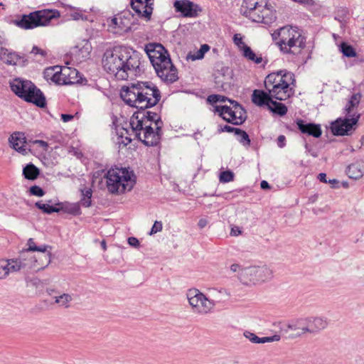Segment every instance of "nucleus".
<instances>
[{
	"mask_svg": "<svg viewBox=\"0 0 364 364\" xmlns=\"http://www.w3.org/2000/svg\"><path fill=\"white\" fill-rule=\"evenodd\" d=\"M230 105L216 106L215 110L227 122L235 125L243 124L247 119V112L244 107L235 100H228Z\"/></svg>",
	"mask_w": 364,
	"mask_h": 364,
	"instance_id": "obj_9",
	"label": "nucleus"
},
{
	"mask_svg": "<svg viewBox=\"0 0 364 364\" xmlns=\"http://www.w3.org/2000/svg\"><path fill=\"white\" fill-rule=\"evenodd\" d=\"M105 178L107 190L112 194L130 191L136 183L134 172L127 168L112 167L105 173Z\"/></svg>",
	"mask_w": 364,
	"mask_h": 364,
	"instance_id": "obj_4",
	"label": "nucleus"
},
{
	"mask_svg": "<svg viewBox=\"0 0 364 364\" xmlns=\"http://www.w3.org/2000/svg\"><path fill=\"white\" fill-rule=\"evenodd\" d=\"M238 128H235V127H230L229 125H225L224 127H221L220 128V131L221 132H233L234 134H235L236 133V130H237Z\"/></svg>",
	"mask_w": 364,
	"mask_h": 364,
	"instance_id": "obj_59",
	"label": "nucleus"
},
{
	"mask_svg": "<svg viewBox=\"0 0 364 364\" xmlns=\"http://www.w3.org/2000/svg\"><path fill=\"white\" fill-rule=\"evenodd\" d=\"M281 339V336L278 334H275L272 336H267L260 338V343H270L274 341H279Z\"/></svg>",
	"mask_w": 364,
	"mask_h": 364,
	"instance_id": "obj_51",
	"label": "nucleus"
},
{
	"mask_svg": "<svg viewBox=\"0 0 364 364\" xmlns=\"http://www.w3.org/2000/svg\"><path fill=\"white\" fill-rule=\"evenodd\" d=\"M120 96L130 107L138 109H147L156 105L161 100V92L150 81H137L122 87Z\"/></svg>",
	"mask_w": 364,
	"mask_h": 364,
	"instance_id": "obj_2",
	"label": "nucleus"
},
{
	"mask_svg": "<svg viewBox=\"0 0 364 364\" xmlns=\"http://www.w3.org/2000/svg\"><path fill=\"white\" fill-rule=\"evenodd\" d=\"M298 129L303 134H306L316 138L321 136L322 131L320 125L314 123H306L303 119H297Z\"/></svg>",
	"mask_w": 364,
	"mask_h": 364,
	"instance_id": "obj_25",
	"label": "nucleus"
},
{
	"mask_svg": "<svg viewBox=\"0 0 364 364\" xmlns=\"http://www.w3.org/2000/svg\"><path fill=\"white\" fill-rule=\"evenodd\" d=\"M130 5L139 18H144L146 21L151 19L154 0H130Z\"/></svg>",
	"mask_w": 364,
	"mask_h": 364,
	"instance_id": "obj_15",
	"label": "nucleus"
},
{
	"mask_svg": "<svg viewBox=\"0 0 364 364\" xmlns=\"http://www.w3.org/2000/svg\"><path fill=\"white\" fill-rule=\"evenodd\" d=\"M360 99L361 95L360 93L353 94L350 97L345 107V113L346 116H352L354 112H357L356 111H354V109L358 106Z\"/></svg>",
	"mask_w": 364,
	"mask_h": 364,
	"instance_id": "obj_32",
	"label": "nucleus"
},
{
	"mask_svg": "<svg viewBox=\"0 0 364 364\" xmlns=\"http://www.w3.org/2000/svg\"><path fill=\"white\" fill-rule=\"evenodd\" d=\"M295 81L294 75L292 73L286 70H280L275 73L269 74L264 80V87L267 90L271 89L274 85H279L282 82Z\"/></svg>",
	"mask_w": 364,
	"mask_h": 364,
	"instance_id": "obj_17",
	"label": "nucleus"
},
{
	"mask_svg": "<svg viewBox=\"0 0 364 364\" xmlns=\"http://www.w3.org/2000/svg\"><path fill=\"white\" fill-rule=\"evenodd\" d=\"M203 57L204 56L200 53V50H198L197 51H196L194 53L189 52L187 54L186 59L188 60H191L192 61H194V60H200V59L203 58Z\"/></svg>",
	"mask_w": 364,
	"mask_h": 364,
	"instance_id": "obj_50",
	"label": "nucleus"
},
{
	"mask_svg": "<svg viewBox=\"0 0 364 364\" xmlns=\"http://www.w3.org/2000/svg\"><path fill=\"white\" fill-rule=\"evenodd\" d=\"M35 206L41 210L43 213L46 214H51L53 213H59L61 208L56 206L50 205L48 204L43 203L41 201H38L35 203Z\"/></svg>",
	"mask_w": 364,
	"mask_h": 364,
	"instance_id": "obj_40",
	"label": "nucleus"
},
{
	"mask_svg": "<svg viewBox=\"0 0 364 364\" xmlns=\"http://www.w3.org/2000/svg\"><path fill=\"white\" fill-rule=\"evenodd\" d=\"M31 53H33L34 55L39 54L43 57L46 55V52L45 50L36 46L33 47Z\"/></svg>",
	"mask_w": 364,
	"mask_h": 364,
	"instance_id": "obj_58",
	"label": "nucleus"
},
{
	"mask_svg": "<svg viewBox=\"0 0 364 364\" xmlns=\"http://www.w3.org/2000/svg\"><path fill=\"white\" fill-rule=\"evenodd\" d=\"M244 336L253 343H260V338L250 331L244 332Z\"/></svg>",
	"mask_w": 364,
	"mask_h": 364,
	"instance_id": "obj_49",
	"label": "nucleus"
},
{
	"mask_svg": "<svg viewBox=\"0 0 364 364\" xmlns=\"http://www.w3.org/2000/svg\"><path fill=\"white\" fill-rule=\"evenodd\" d=\"M27 246L28 247L26 249L23 250L22 251H29L30 252H43L46 250H51L52 247L50 245H43L41 246H37L33 240V238H29L27 242Z\"/></svg>",
	"mask_w": 364,
	"mask_h": 364,
	"instance_id": "obj_38",
	"label": "nucleus"
},
{
	"mask_svg": "<svg viewBox=\"0 0 364 364\" xmlns=\"http://www.w3.org/2000/svg\"><path fill=\"white\" fill-rule=\"evenodd\" d=\"M268 109L273 113L277 114L279 116H284L287 114L288 109L287 106L281 102L272 100Z\"/></svg>",
	"mask_w": 364,
	"mask_h": 364,
	"instance_id": "obj_35",
	"label": "nucleus"
},
{
	"mask_svg": "<svg viewBox=\"0 0 364 364\" xmlns=\"http://www.w3.org/2000/svg\"><path fill=\"white\" fill-rule=\"evenodd\" d=\"M264 0H243L241 6L242 14L252 21L254 18H257V12L259 9L264 8Z\"/></svg>",
	"mask_w": 364,
	"mask_h": 364,
	"instance_id": "obj_21",
	"label": "nucleus"
},
{
	"mask_svg": "<svg viewBox=\"0 0 364 364\" xmlns=\"http://www.w3.org/2000/svg\"><path fill=\"white\" fill-rule=\"evenodd\" d=\"M35 144H38L41 148L46 150L48 147V144L43 140H36Z\"/></svg>",
	"mask_w": 364,
	"mask_h": 364,
	"instance_id": "obj_62",
	"label": "nucleus"
},
{
	"mask_svg": "<svg viewBox=\"0 0 364 364\" xmlns=\"http://www.w3.org/2000/svg\"><path fill=\"white\" fill-rule=\"evenodd\" d=\"M74 118L73 115L69 114H62L61 119L64 122H68Z\"/></svg>",
	"mask_w": 364,
	"mask_h": 364,
	"instance_id": "obj_61",
	"label": "nucleus"
},
{
	"mask_svg": "<svg viewBox=\"0 0 364 364\" xmlns=\"http://www.w3.org/2000/svg\"><path fill=\"white\" fill-rule=\"evenodd\" d=\"M10 86L11 90L26 102L33 103L41 108L46 106L43 93L31 81L16 78L11 82Z\"/></svg>",
	"mask_w": 364,
	"mask_h": 364,
	"instance_id": "obj_5",
	"label": "nucleus"
},
{
	"mask_svg": "<svg viewBox=\"0 0 364 364\" xmlns=\"http://www.w3.org/2000/svg\"><path fill=\"white\" fill-rule=\"evenodd\" d=\"M234 179V173L231 171H225L220 175V181L222 183H228Z\"/></svg>",
	"mask_w": 364,
	"mask_h": 364,
	"instance_id": "obj_44",
	"label": "nucleus"
},
{
	"mask_svg": "<svg viewBox=\"0 0 364 364\" xmlns=\"http://www.w3.org/2000/svg\"><path fill=\"white\" fill-rule=\"evenodd\" d=\"M152 123L154 124L155 129L160 130L162 129L164 123L160 115L156 112L149 111L146 109H139L134 112L130 119L129 125L132 127V132H135V137L140 139V132L144 127Z\"/></svg>",
	"mask_w": 364,
	"mask_h": 364,
	"instance_id": "obj_7",
	"label": "nucleus"
},
{
	"mask_svg": "<svg viewBox=\"0 0 364 364\" xmlns=\"http://www.w3.org/2000/svg\"><path fill=\"white\" fill-rule=\"evenodd\" d=\"M232 71L228 67H223L215 74V86L218 90L225 91L231 84Z\"/></svg>",
	"mask_w": 364,
	"mask_h": 364,
	"instance_id": "obj_18",
	"label": "nucleus"
},
{
	"mask_svg": "<svg viewBox=\"0 0 364 364\" xmlns=\"http://www.w3.org/2000/svg\"><path fill=\"white\" fill-rule=\"evenodd\" d=\"M55 205L59 206V208H61V210L73 215H79L81 213L80 206L76 203L63 206L61 203H58Z\"/></svg>",
	"mask_w": 364,
	"mask_h": 364,
	"instance_id": "obj_39",
	"label": "nucleus"
},
{
	"mask_svg": "<svg viewBox=\"0 0 364 364\" xmlns=\"http://www.w3.org/2000/svg\"><path fill=\"white\" fill-rule=\"evenodd\" d=\"M156 73L158 77L166 83H173L178 79L177 69L171 61L170 64L164 65L156 70Z\"/></svg>",
	"mask_w": 364,
	"mask_h": 364,
	"instance_id": "obj_24",
	"label": "nucleus"
},
{
	"mask_svg": "<svg viewBox=\"0 0 364 364\" xmlns=\"http://www.w3.org/2000/svg\"><path fill=\"white\" fill-rule=\"evenodd\" d=\"M230 100L225 96L220 95H210L208 97V101L210 104H215L218 102H225Z\"/></svg>",
	"mask_w": 364,
	"mask_h": 364,
	"instance_id": "obj_45",
	"label": "nucleus"
},
{
	"mask_svg": "<svg viewBox=\"0 0 364 364\" xmlns=\"http://www.w3.org/2000/svg\"><path fill=\"white\" fill-rule=\"evenodd\" d=\"M263 5L264 8L259 9L257 14V18H254L252 21L270 25L277 19L275 11L272 9V6L269 4V0H264Z\"/></svg>",
	"mask_w": 364,
	"mask_h": 364,
	"instance_id": "obj_20",
	"label": "nucleus"
},
{
	"mask_svg": "<svg viewBox=\"0 0 364 364\" xmlns=\"http://www.w3.org/2000/svg\"><path fill=\"white\" fill-rule=\"evenodd\" d=\"M75 73H70L68 77V79L71 80V81H73V84L80 82V80L77 78V75L79 74L78 71L75 69Z\"/></svg>",
	"mask_w": 364,
	"mask_h": 364,
	"instance_id": "obj_60",
	"label": "nucleus"
},
{
	"mask_svg": "<svg viewBox=\"0 0 364 364\" xmlns=\"http://www.w3.org/2000/svg\"><path fill=\"white\" fill-rule=\"evenodd\" d=\"M187 299L193 312L200 315L210 313L215 306L213 300L208 299L205 294L196 289L188 291Z\"/></svg>",
	"mask_w": 364,
	"mask_h": 364,
	"instance_id": "obj_10",
	"label": "nucleus"
},
{
	"mask_svg": "<svg viewBox=\"0 0 364 364\" xmlns=\"http://www.w3.org/2000/svg\"><path fill=\"white\" fill-rule=\"evenodd\" d=\"M14 261L15 266L18 267V272L21 269L36 271L37 262H38L36 255L29 251H21L18 257L14 259Z\"/></svg>",
	"mask_w": 364,
	"mask_h": 364,
	"instance_id": "obj_16",
	"label": "nucleus"
},
{
	"mask_svg": "<svg viewBox=\"0 0 364 364\" xmlns=\"http://www.w3.org/2000/svg\"><path fill=\"white\" fill-rule=\"evenodd\" d=\"M51 250H46L43 252H39L38 256H36L37 259H38V262H37L36 271H39L41 269H43L51 262Z\"/></svg>",
	"mask_w": 364,
	"mask_h": 364,
	"instance_id": "obj_31",
	"label": "nucleus"
},
{
	"mask_svg": "<svg viewBox=\"0 0 364 364\" xmlns=\"http://www.w3.org/2000/svg\"><path fill=\"white\" fill-rule=\"evenodd\" d=\"M92 191L90 188H85L81 189L80 204L83 207L88 208L92 205Z\"/></svg>",
	"mask_w": 364,
	"mask_h": 364,
	"instance_id": "obj_36",
	"label": "nucleus"
},
{
	"mask_svg": "<svg viewBox=\"0 0 364 364\" xmlns=\"http://www.w3.org/2000/svg\"><path fill=\"white\" fill-rule=\"evenodd\" d=\"M40 174L39 169L33 164L30 163L27 164L23 168V175L25 178L28 180H35L38 178Z\"/></svg>",
	"mask_w": 364,
	"mask_h": 364,
	"instance_id": "obj_34",
	"label": "nucleus"
},
{
	"mask_svg": "<svg viewBox=\"0 0 364 364\" xmlns=\"http://www.w3.org/2000/svg\"><path fill=\"white\" fill-rule=\"evenodd\" d=\"M105 70L118 80H127L130 75H139L144 71L139 54L124 46L107 50L102 58Z\"/></svg>",
	"mask_w": 364,
	"mask_h": 364,
	"instance_id": "obj_1",
	"label": "nucleus"
},
{
	"mask_svg": "<svg viewBox=\"0 0 364 364\" xmlns=\"http://www.w3.org/2000/svg\"><path fill=\"white\" fill-rule=\"evenodd\" d=\"M208 224V220L206 218H200L198 223V226L199 228H204Z\"/></svg>",
	"mask_w": 364,
	"mask_h": 364,
	"instance_id": "obj_63",
	"label": "nucleus"
},
{
	"mask_svg": "<svg viewBox=\"0 0 364 364\" xmlns=\"http://www.w3.org/2000/svg\"><path fill=\"white\" fill-rule=\"evenodd\" d=\"M123 17H124V15L114 18L112 21V24L118 27L121 31L127 32L130 31L131 26L128 23V20L127 18L124 20Z\"/></svg>",
	"mask_w": 364,
	"mask_h": 364,
	"instance_id": "obj_37",
	"label": "nucleus"
},
{
	"mask_svg": "<svg viewBox=\"0 0 364 364\" xmlns=\"http://www.w3.org/2000/svg\"><path fill=\"white\" fill-rule=\"evenodd\" d=\"M360 117L359 113L354 112L352 116H346L345 119H337L331 124L332 133L336 136L348 135L353 126L358 123Z\"/></svg>",
	"mask_w": 364,
	"mask_h": 364,
	"instance_id": "obj_12",
	"label": "nucleus"
},
{
	"mask_svg": "<svg viewBox=\"0 0 364 364\" xmlns=\"http://www.w3.org/2000/svg\"><path fill=\"white\" fill-rule=\"evenodd\" d=\"M117 136H119L120 138H127V137H131L132 135L134 134L135 135V132H132V129L129 130L127 128L122 127L117 131Z\"/></svg>",
	"mask_w": 364,
	"mask_h": 364,
	"instance_id": "obj_47",
	"label": "nucleus"
},
{
	"mask_svg": "<svg viewBox=\"0 0 364 364\" xmlns=\"http://www.w3.org/2000/svg\"><path fill=\"white\" fill-rule=\"evenodd\" d=\"M272 270L267 265L246 267L239 276L240 282L246 286L260 284L270 280Z\"/></svg>",
	"mask_w": 364,
	"mask_h": 364,
	"instance_id": "obj_8",
	"label": "nucleus"
},
{
	"mask_svg": "<svg viewBox=\"0 0 364 364\" xmlns=\"http://www.w3.org/2000/svg\"><path fill=\"white\" fill-rule=\"evenodd\" d=\"M279 37L277 44L283 54L295 56L298 60L306 46V38L297 27L284 26L272 35Z\"/></svg>",
	"mask_w": 364,
	"mask_h": 364,
	"instance_id": "obj_3",
	"label": "nucleus"
},
{
	"mask_svg": "<svg viewBox=\"0 0 364 364\" xmlns=\"http://www.w3.org/2000/svg\"><path fill=\"white\" fill-rule=\"evenodd\" d=\"M70 73H75V69H71L69 67L59 68L52 67L49 68L46 70V74L49 76L52 75L50 79L58 85H72L73 81L68 79Z\"/></svg>",
	"mask_w": 364,
	"mask_h": 364,
	"instance_id": "obj_13",
	"label": "nucleus"
},
{
	"mask_svg": "<svg viewBox=\"0 0 364 364\" xmlns=\"http://www.w3.org/2000/svg\"><path fill=\"white\" fill-rule=\"evenodd\" d=\"M142 130H144V139L140 136V139H138L144 144L147 146H155L160 143L162 129L160 130L155 129V127H153L151 124H149L144 127Z\"/></svg>",
	"mask_w": 364,
	"mask_h": 364,
	"instance_id": "obj_19",
	"label": "nucleus"
},
{
	"mask_svg": "<svg viewBox=\"0 0 364 364\" xmlns=\"http://www.w3.org/2000/svg\"><path fill=\"white\" fill-rule=\"evenodd\" d=\"M230 268L232 272L237 273L238 278H239V276L240 275L241 272L245 269V267H242L239 264H232Z\"/></svg>",
	"mask_w": 364,
	"mask_h": 364,
	"instance_id": "obj_55",
	"label": "nucleus"
},
{
	"mask_svg": "<svg viewBox=\"0 0 364 364\" xmlns=\"http://www.w3.org/2000/svg\"><path fill=\"white\" fill-rule=\"evenodd\" d=\"M59 16L60 12L57 10H38L28 14H23L13 20L12 23L21 29L31 30L37 27L46 26L53 18Z\"/></svg>",
	"mask_w": 364,
	"mask_h": 364,
	"instance_id": "obj_6",
	"label": "nucleus"
},
{
	"mask_svg": "<svg viewBox=\"0 0 364 364\" xmlns=\"http://www.w3.org/2000/svg\"><path fill=\"white\" fill-rule=\"evenodd\" d=\"M340 50L347 58H353L357 55L355 48L351 45L345 42L341 43Z\"/></svg>",
	"mask_w": 364,
	"mask_h": 364,
	"instance_id": "obj_41",
	"label": "nucleus"
},
{
	"mask_svg": "<svg viewBox=\"0 0 364 364\" xmlns=\"http://www.w3.org/2000/svg\"><path fill=\"white\" fill-rule=\"evenodd\" d=\"M162 228H163L162 223L161 221H155L151 230H150L149 235H154L159 232H161L162 230Z\"/></svg>",
	"mask_w": 364,
	"mask_h": 364,
	"instance_id": "obj_52",
	"label": "nucleus"
},
{
	"mask_svg": "<svg viewBox=\"0 0 364 364\" xmlns=\"http://www.w3.org/2000/svg\"><path fill=\"white\" fill-rule=\"evenodd\" d=\"M9 143L13 149L25 155L27 154L26 149V139L23 133L15 132L9 137Z\"/></svg>",
	"mask_w": 364,
	"mask_h": 364,
	"instance_id": "obj_26",
	"label": "nucleus"
},
{
	"mask_svg": "<svg viewBox=\"0 0 364 364\" xmlns=\"http://www.w3.org/2000/svg\"><path fill=\"white\" fill-rule=\"evenodd\" d=\"M347 174L350 178H360L364 174V161L360 160L350 164L347 168Z\"/></svg>",
	"mask_w": 364,
	"mask_h": 364,
	"instance_id": "obj_29",
	"label": "nucleus"
},
{
	"mask_svg": "<svg viewBox=\"0 0 364 364\" xmlns=\"http://www.w3.org/2000/svg\"><path fill=\"white\" fill-rule=\"evenodd\" d=\"M241 52L245 58L249 61L253 62L255 64H260L263 61L262 55H257L248 46H243V50Z\"/></svg>",
	"mask_w": 364,
	"mask_h": 364,
	"instance_id": "obj_33",
	"label": "nucleus"
},
{
	"mask_svg": "<svg viewBox=\"0 0 364 364\" xmlns=\"http://www.w3.org/2000/svg\"><path fill=\"white\" fill-rule=\"evenodd\" d=\"M200 51L204 56L205 53L210 50V46L208 44H203L200 48Z\"/></svg>",
	"mask_w": 364,
	"mask_h": 364,
	"instance_id": "obj_64",
	"label": "nucleus"
},
{
	"mask_svg": "<svg viewBox=\"0 0 364 364\" xmlns=\"http://www.w3.org/2000/svg\"><path fill=\"white\" fill-rule=\"evenodd\" d=\"M18 267L15 266L14 259H0V280L6 278L11 272H18Z\"/></svg>",
	"mask_w": 364,
	"mask_h": 364,
	"instance_id": "obj_28",
	"label": "nucleus"
},
{
	"mask_svg": "<svg viewBox=\"0 0 364 364\" xmlns=\"http://www.w3.org/2000/svg\"><path fill=\"white\" fill-rule=\"evenodd\" d=\"M277 146L284 148L286 146V137L284 135H279L277 139Z\"/></svg>",
	"mask_w": 364,
	"mask_h": 364,
	"instance_id": "obj_57",
	"label": "nucleus"
},
{
	"mask_svg": "<svg viewBox=\"0 0 364 364\" xmlns=\"http://www.w3.org/2000/svg\"><path fill=\"white\" fill-rule=\"evenodd\" d=\"M128 244L133 247H139V241L137 238L134 237H130L127 240Z\"/></svg>",
	"mask_w": 364,
	"mask_h": 364,
	"instance_id": "obj_56",
	"label": "nucleus"
},
{
	"mask_svg": "<svg viewBox=\"0 0 364 364\" xmlns=\"http://www.w3.org/2000/svg\"><path fill=\"white\" fill-rule=\"evenodd\" d=\"M235 135L237 137V140L243 146H249L250 145L251 141L250 136L244 130L238 128Z\"/></svg>",
	"mask_w": 364,
	"mask_h": 364,
	"instance_id": "obj_42",
	"label": "nucleus"
},
{
	"mask_svg": "<svg viewBox=\"0 0 364 364\" xmlns=\"http://www.w3.org/2000/svg\"><path fill=\"white\" fill-rule=\"evenodd\" d=\"M273 97L269 92L261 90H255L252 95V102L260 107L267 106L268 107Z\"/></svg>",
	"mask_w": 364,
	"mask_h": 364,
	"instance_id": "obj_27",
	"label": "nucleus"
},
{
	"mask_svg": "<svg viewBox=\"0 0 364 364\" xmlns=\"http://www.w3.org/2000/svg\"><path fill=\"white\" fill-rule=\"evenodd\" d=\"M232 40L240 51L243 50V46H247V45L243 42L242 36L240 33L235 34Z\"/></svg>",
	"mask_w": 364,
	"mask_h": 364,
	"instance_id": "obj_46",
	"label": "nucleus"
},
{
	"mask_svg": "<svg viewBox=\"0 0 364 364\" xmlns=\"http://www.w3.org/2000/svg\"><path fill=\"white\" fill-rule=\"evenodd\" d=\"M306 321V317L299 318L291 321L287 325V328L291 331H299L297 336H301L306 333H308Z\"/></svg>",
	"mask_w": 364,
	"mask_h": 364,
	"instance_id": "obj_30",
	"label": "nucleus"
},
{
	"mask_svg": "<svg viewBox=\"0 0 364 364\" xmlns=\"http://www.w3.org/2000/svg\"><path fill=\"white\" fill-rule=\"evenodd\" d=\"M55 303L58 304L60 306L68 308L69 304L72 301L71 295L68 294H63L60 296H55Z\"/></svg>",
	"mask_w": 364,
	"mask_h": 364,
	"instance_id": "obj_43",
	"label": "nucleus"
},
{
	"mask_svg": "<svg viewBox=\"0 0 364 364\" xmlns=\"http://www.w3.org/2000/svg\"><path fill=\"white\" fill-rule=\"evenodd\" d=\"M30 193L33 196L42 197L45 195V191L38 186H33L30 188Z\"/></svg>",
	"mask_w": 364,
	"mask_h": 364,
	"instance_id": "obj_48",
	"label": "nucleus"
},
{
	"mask_svg": "<svg viewBox=\"0 0 364 364\" xmlns=\"http://www.w3.org/2000/svg\"><path fill=\"white\" fill-rule=\"evenodd\" d=\"M173 6L177 12H180L182 16L186 18H196L202 11L201 7L189 0H177Z\"/></svg>",
	"mask_w": 364,
	"mask_h": 364,
	"instance_id": "obj_14",
	"label": "nucleus"
},
{
	"mask_svg": "<svg viewBox=\"0 0 364 364\" xmlns=\"http://www.w3.org/2000/svg\"><path fill=\"white\" fill-rule=\"evenodd\" d=\"M306 320L308 333L309 334H318L328 326L327 318L323 316H308Z\"/></svg>",
	"mask_w": 364,
	"mask_h": 364,
	"instance_id": "obj_23",
	"label": "nucleus"
},
{
	"mask_svg": "<svg viewBox=\"0 0 364 364\" xmlns=\"http://www.w3.org/2000/svg\"><path fill=\"white\" fill-rule=\"evenodd\" d=\"M132 141V139L131 137L120 138L119 136H117V143L119 144V147H121V146L124 147L127 146L129 144H130Z\"/></svg>",
	"mask_w": 364,
	"mask_h": 364,
	"instance_id": "obj_54",
	"label": "nucleus"
},
{
	"mask_svg": "<svg viewBox=\"0 0 364 364\" xmlns=\"http://www.w3.org/2000/svg\"><path fill=\"white\" fill-rule=\"evenodd\" d=\"M145 51L155 71L171 61L168 51L160 43L146 45Z\"/></svg>",
	"mask_w": 364,
	"mask_h": 364,
	"instance_id": "obj_11",
	"label": "nucleus"
},
{
	"mask_svg": "<svg viewBox=\"0 0 364 364\" xmlns=\"http://www.w3.org/2000/svg\"><path fill=\"white\" fill-rule=\"evenodd\" d=\"M294 81H285L282 82L279 85H274L271 89L267 91L271 93L273 98L279 100L284 101L289 98L293 92L291 88L289 87L291 83H293Z\"/></svg>",
	"mask_w": 364,
	"mask_h": 364,
	"instance_id": "obj_22",
	"label": "nucleus"
},
{
	"mask_svg": "<svg viewBox=\"0 0 364 364\" xmlns=\"http://www.w3.org/2000/svg\"><path fill=\"white\" fill-rule=\"evenodd\" d=\"M19 57L15 53H9L7 56V59L6 60V63L8 65H16L17 63Z\"/></svg>",
	"mask_w": 364,
	"mask_h": 364,
	"instance_id": "obj_53",
	"label": "nucleus"
}]
</instances>
